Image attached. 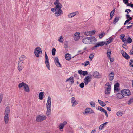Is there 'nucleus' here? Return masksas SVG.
Masks as SVG:
<instances>
[{"label": "nucleus", "instance_id": "52", "mask_svg": "<svg viewBox=\"0 0 133 133\" xmlns=\"http://www.w3.org/2000/svg\"><path fill=\"white\" fill-rule=\"evenodd\" d=\"M85 64H84V66H85L87 65H89L90 62L88 61H87L85 62Z\"/></svg>", "mask_w": 133, "mask_h": 133}, {"label": "nucleus", "instance_id": "39", "mask_svg": "<svg viewBox=\"0 0 133 133\" xmlns=\"http://www.w3.org/2000/svg\"><path fill=\"white\" fill-rule=\"evenodd\" d=\"M72 103V106L73 107L75 106L78 103V102L76 101H75Z\"/></svg>", "mask_w": 133, "mask_h": 133}, {"label": "nucleus", "instance_id": "8", "mask_svg": "<svg viewBox=\"0 0 133 133\" xmlns=\"http://www.w3.org/2000/svg\"><path fill=\"white\" fill-rule=\"evenodd\" d=\"M89 38L90 41V44L93 43L94 44L96 43V42L97 41V39H96L94 36H90L89 37Z\"/></svg>", "mask_w": 133, "mask_h": 133}, {"label": "nucleus", "instance_id": "35", "mask_svg": "<svg viewBox=\"0 0 133 133\" xmlns=\"http://www.w3.org/2000/svg\"><path fill=\"white\" fill-rule=\"evenodd\" d=\"M105 33L104 32L101 33L99 34L98 36L100 39H101L105 35Z\"/></svg>", "mask_w": 133, "mask_h": 133}, {"label": "nucleus", "instance_id": "28", "mask_svg": "<svg viewBox=\"0 0 133 133\" xmlns=\"http://www.w3.org/2000/svg\"><path fill=\"white\" fill-rule=\"evenodd\" d=\"M44 94L42 92L39 93V97L40 100H42L43 98Z\"/></svg>", "mask_w": 133, "mask_h": 133}, {"label": "nucleus", "instance_id": "32", "mask_svg": "<svg viewBox=\"0 0 133 133\" xmlns=\"http://www.w3.org/2000/svg\"><path fill=\"white\" fill-rule=\"evenodd\" d=\"M126 90V89H124L121 91V92L123 94V95L126 96L127 93Z\"/></svg>", "mask_w": 133, "mask_h": 133}, {"label": "nucleus", "instance_id": "51", "mask_svg": "<svg viewBox=\"0 0 133 133\" xmlns=\"http://www.w3.org/2000/svg\"><path fill=\"white\" fill-rule=\"evenodd\" d=\"M84 85V83L82 82L80 84H79V86L81 88H83Z\"/></svg>", "mask_w": 133, "mask_h": 133}, {"label": "nucleus", "instance_id": "26", "mask_svg": "<svg viewBox=\"0 0 133 133\" xmlns=\"http://www.w3.org/2000/svg\"><path fill=\"white\" fill-rule=\"evenodd\" d=\"M26 59V57L24 55H23L19 58V61L23 63L22 61L25 60Z\"/></svg>", "mask_w": 133, "mask_h": 133}, {"label": "nucleus", "instance_id": "4", "mask_svg": "<svg viewBox=\"0 0 133 133\" xmlns=\"http://www.w3.org/2000/svg\"><path fill=\"white\" fill-rule=\"evenodd\" d=\"M89 75V76H86L84 79V82L85 85H87L88 84V83L90 81L92 75L90 74Z\"/></svg>", "mask_w": 133, "mask_h": 133}, {"label": "nucleus", "instance_id": "7", "mask_svg": "<svg viewBox=\"0 0 133 133\" xmlns=\"http://www.w3.org/2000/svg\"><path fill=\"white\" fill-rule=\"evenodd\" d=\"M121 52L122 54V56L125 59L127 60L129 59L130 58V57L128 54L125 52L124 51L122 50L121 51Z\"/></svg>", "mask_w": 133, "mask_h": 133}, {"label": "nucleus", "instance_id": "29", "mask_svg": "<svg viewBox=\"0 0 133 133\" xmlns=\"http://www.w3.org/2000/svg\"><path fill=\"white\" fill-rule=\"evenodd\" d=\"M120 18V17H116L115 18L114 20L113 23L114 24H116V23L119 20V19Z\"/></svg>", "mask_w": 133, "mask_h": 133}, {"label": "nucleus", "instance_id": "30", "mask_svg": "<svg viewBox=\"0 0 133 133\" xmlns=\"http://www.w3.org/2000/svg\"><path fill=\"white\" fill-rule=\"evenodd\" d=\"M111 50L110 49H109L107 50V56L108 58H110L111 55Z\"/></svg>", "mask_w": 133, "mask_h": 133}, {"label": "nucleus", "instance_id": "3", "mask_svg": "<svg viewBox=\"0 0 133 133\" xmlns=\"http://www.w3.org/2000/svg\"><path fill=\"white\" fill-rule=\"evenodd\" d=\"M42 52L41 49L39 47H37L35 49L34 53L35 55L37 57H39V55Z\"/></svg>", "mask_w": 133, "mask_h": 133}, {"label": "nucleus", "instance_id": "25", "mask_svg": "<svg viewBox=\"0 0 133 133\" xmlns=\"http://www.w3.org/2000/svg\"><path fill=\"white\" fill-rule=\"evenodd\" d=\"M113 39L114 38L113 37H109V40L106 42V45L112 42L113 41Z\"/></svg>", "mask_w": 133, "mask_h": 133}, {"label": "nucleus", "instance_id": "16", "mask_svg": "<svg viewBox=\"0 0 133 133\" xmlns=\"http://www.w3.org/2000/svg\"><path fill=\"white\" fill-rule=\"evenodd\" d=\"M114 72H111L109 74V78L110 81L114 79Z\"/></svg>", "mask_w": 133, "mask_h": 133}, {"label": "nucleus", "instance_id": "23", "mask_svg": "<svg viewBox=\"0 0 133 133\" xmlns=\"http://www.w3.org/2000/svg\"><path fill=\"white\" fill-rule=\"evenodd\" d=\"M25 85L24 87V90L26 92H29V89L28 85L25 83Z\"/></svg>", "mask_w": 133, "mask_h": 133}, {"label": "nucleus", "instance_id": "57", "mask_svg": "<svg viewBox=\"0 0 133 133\" xmlns=\"http://www.w3.org/2000/svg\"><path fill=\"white\" fill-rule=\"evenodd\" d=\"M68 47V42L67 41H66L64 43V47L65 48H66Z\"/></svg>", "mask_w": 133, "mask_h": 133}, {"label": "nucleus", "instance_id": "56", "mask_svg": "<svg viewBox=\"0 0 133 133\" xmlns=\"http://www.w3.org/2000/svg\"><path fill=\"white\" fill-rule=\"evenodd\" d=\"M84 34L85 35H87V36H88V35H90V34L89 33V32H85L84 33Z\"/></svg>", "mask_w": 133, "mask_h": 133}, {"label": "nucleus", "instance_id": "22", "mask_svg": "<svg viewBox=\"0 0 133 133\" xmlns=\"http://www.w3.org/2000/svg\"><path fill=\"white\" fill-rule=\"evenodd\" d=\"M116 95L117 96V98L120 99L124 97L123 94L121 93H118L117 94H116Z\"/></svg>", "mask_w": 133, "mask_h": 133}, {"label": "nucleus", "instance_id": "17", "mask_svg": "<svg viewBox=\"0 0 133 133\" xmlns=\"http://www.w3.org/2000/svg\"><path fill=\"white\" fill-rule=\"evenodd\" d=\"M68 81L69 82H71L72 84H73L74 83V79L73 77H71L67 79L66 80V82Z\"/></svg>", "mask_w": 133, "mask_h": 133}, {"label": "nucleus", "instance_id": "27", "mask_svg": "<svg viewBox=\"0 0 133 133\" xmlns=\"http://www.w3.org/2000/svg\"><path fill=\"white\" fill-rule=\"evenodd\" d=\"M127 42L129 43H131L132 42V40L130 37V36L129 35L127 36Z\"/></svg>", "mask_w": 133, "mask_h": 133}, {"label": "nucleus", "instance_id": "41", "mask_svg": "<svg viewBox=\"0 0 133 133\" xmlns=\"http://www.w3.org/2000/svg\"><path fill=\"white\" fill-rule=\"evenodd\" d=\"M126 91L127 94L126 96H129L131 95V93L130 91V90L128 89H126V90H125Z\"/></svg>", "mask_w": 133, "mask_h": 133}, {"label": "nucleus", "instance_id": "62", "mask_svg": "<svg viewBox=\"0 0 133 133\" xmlns=\"http://www.w3.org/2000/svg\"><path fill=\"white\" fill-rule=\"evenodd\" d=\"M108 58L110 59V61L111 62H113L114 60V58H111V57H110V58Z\"/></svg>", "mask_w": 133, "mask_h": 133}, {"label": "nucleus", "instance_id": "34", "mask_svg": "<svg viewBox=\"0 0 133 133\" xmlns=\"http://www.w3.org/2000/svg\"><path fill=\"white\" fill-rule=\"evenodd\" d=\"M51 113V109H47V111L46 112L47 115L48 117H49V115Z\"/></svg>", "mask_w": 133, "mask_h": 133}, {"label": "nucleus", "instance_id": "59", "mask_svg": "<svg viewBox=\"0 0 133 133\" xmlns=\"http://www.w3.org/2000/svg\"><path fill=\"white\" fill-rule=\"evenodd\" d=\"M104 126H103L102 124H101L100 126L99 127V129L101 130H102L104 128Z\"/></svg>", "mask_w": 133, "mask_h": 133}, {"label": "nucleus", "instance_id": "64", "mask_svg": "<svg viewBox=\"0 0 133 133\" xmlns=\"http://www.w3.org/2000/svg\"><path fill=\"white\" fill-rule=\"evenodd\" d=\"M83 71L82 70H79L78 71V73L80 74V75H82L83 74Z\"/></svg>", "mask_w": 133, "mask_h": 133}, {"label": "nucleus", "instance_id": "61", "mask_svg": "<svg viewBox=\"0 0 133 133\" xmlns=\"http://www.w3.org/2000/svg\"><path fill=\"white\" fill-rule=\"evenodd\" d=\"M105 85L108 86V87H109L111 88V85L110 84L109 82H108L106 83L105 84Z\"/></svg>", "mask_w": 133, "mask_h": 133}, {"label": "nucleus", "instance_id": "9", "mask_svg": "<svg viewBox=\"0 0 133 133\" xmlns=\"http://www.w3.org/2000/svg\"><path fill=\"white\" fill-rule=\"evenodd\" d=\"M51 98L50 96L48 97L46 103L47 109H51Z\"/></svg>", "mask_w": 133, "mask_h": 133}, {"label": "nucleus", "instance_id": "49", "mask_svg": "<svg viewBox=\"0 0 133 133\" xmlns=\"http://www.w3.org/2000/svg\"><path fill=\"white\" fill-rule=\"evenodd\" d=\"M94 55L93 54H91L89 56V58L90 59V60L91 61L92 60Z\"/></svg>", "mask_w": 133, "mask_h": 133}, {"label": "nucleus", "instance_id": "60", "mask_svg": "<svg viewBox=\"0 0 133 133\" xmlns=\"http://www.w3.org/2000/svg\"><path fill=\"white\" fill-rule=\"evenodd\" d=\"M76 101L75 100V98L74 97H72L71 99V103H72L74 101Z\"/></svg>", "mask_w": 133, "mask_h": 133}, {"label": "nucleus", "instance_id": "11", "mask_svg": "<svg viewBox=\"0 0 133 133\" xmlns=\"http://www.w3.org/2000/svg\"><path fill=\"white\" fill-rule=\"evenodd\" d=\"M80 33L78 32H77L74 34V39L75 41H78L79 39Z\"/></svg>", "mask_w": 133, "mask_h": 133}, {"label": "nucleus", "instance_id": "36", "mask_svg": "<svg viewBox=\"0 0 133 133\" xmlns=\"http://www.w3.org/2000/svg\"><path fill=\"white\" fill-rule=\"evenodd\" d=\"M98 109L101 112H103L105 110L104 109L100 106H98Z\"/></svg>", "mask_w": 133, "mask_h": 133}, {"label": "nucleus", "instance_id": "48", "mask_svg": "<svg viewBox=\"0 0 133 133\" xmlns=\"http://www.w3.org/2000/svg\"><path fill=\"white\" fill-rule=\"evenodd\" d=\"M131 62H129L130 65L132 67H133V60L131 59L130 60Z\"/></svg>", "mask_w": 133, "mask_h": 133}, {"label": "nucleus", "instance_id": "13", "mask_svg": "<svg viewBox=\"0 0 133 133\" xmlns=\"http://www.w3.org/2000/svg\"><path fill=\"white\" fill-rule=\"evenodd\" d=\"M54 61L56 66L58 67H61V64L59 63V59L57 57H56L55 58Z\"/></svg>", "mask_w": 133, "mask_h": 133}, {"label": "nucleus", "instance_id": "42", "mask_svg": "<svg viewBox=\"0 0 133 133\" xmlns=\"http://www.w3.org/2000/svg\"><path fill=\"white\" fill-rule=\"evenodd\" d=\"M64 127V125H63L62 123H60L59 126V129L60 130L63 129Z\"/></svg>", "mask_w": 133, "mask_h": 133}, {"label": "nucleus", "instance_id": "40", "mask_svg": "<svg viewBox=\"0 0 133 133\" xmlns=\"http://www.w3.org/2000/svg\"><path fill=\"white\" fill-rule=\"evenodd\" d=\"M56 50L55 48H53L52 51V54L54 56L55 54V52Z\"/></svg>", "mask_w": 133, "mask_h": 133}, {"label": "nucleus", "instance_id": "21", "mask_svg": "<svg viewBox=\"0 0 133 133\" xmlns=\"http://www.w3.org/2000/svg\"><path fill=\"white\" fill-rule=\"evenodd\" d=\"M126 18L127 19L126 21H127L128 23L132 19V17H131L130 15L129 14H126Z\"/></svg>", "mask_w": 133, "mask_h": 133}, {"label": "nucleus", "instance_id": "31", "mask_svg": "<svg viewBox=\"0 0 133 133\" xmlns=\"http://www.w3.org/2000/svg\"><path fill=\"white\" fill-rule=\"evenodd\" d=\"M115 11V9H114L112 11L110 12V19H109V20H111L112 19L113 16L114 15V12Z\"/></svg>", "mask_w": 133, "mask_h": 133}, {"label": "nucleus", "instance_id": "18", "mask_svg": "<svg viewBox=\"0 0 133 133\" xmlns=\"http://www.w3.org/2000/svg\"><path fill=\"white\" fill-rule=\"evenodd\" d=\"M76 13L78 14V12L77 11L75 12L70 13L68 15V17L69 18H71L75 15Z\"/></svg>", "mask_w": 133, "mask_h": 133}, {"label": "nucleus", "instance_id": "10", "mask_svg": "<svg viewBox=\"0 0 133 133\" xmlns=\"http://www.w3.org/2000/svg\"><path fill=\"white\" fill-rule=\"evenodd\" d=\"M85 113L86 114L89 113L90 114L92 113H94V111L91 108H87L85 110V112L84 114Z\"/></svg>", "mask_w": 133, "mask_h": 133}, {"label": "nucleus", "instance_id": "19", "mask_svg": "<svg viewBox=\"0 0 133 133\" xmlns=\"http://www.w3.org/2000/svg\"><path fill=\"white\" fill-rule=\"evenodd\" d=\"M99 74L98 72L95 71L93 73V76L95 78H100V77H99Z\"/></svg>", "mask_w": 133, "mask_h": 133}, {"label": "nucleus", "instance_id": "55", "mask_svg": "<svg viewBox=\"0 0 133 133\" xmlns=\"http://www.w3.org/2000/svg\"><path fill=\"white\" fill-rule=\"evenodd\" d=\"M51 11L53 12H54L55 11H56V12H57L58 11L56 10V9H55V7L54 8H52L51 9Z\"/></svg>", "mask_w": 133, "mask_h": 133}, {"label": "nucleus", "instance_id": "53", "mask_svg": "<svg viewBox=\"0 0 133 133\" xmlns=\"http://www.w3.org/2000/svg\"><path fill=\"white\" fill-rule=\"evenodd\" d=\"M90 105L93 107H95V104L94 102L91 101L90 103Z\"/></svg>", "mask_w": 133, "mask_h": 133}, {"label": "nucleus", "instance_id": "47", "mask_svg": "<svg viewBox=\"0 0 133 133\" xmlns=\"http://www.w3.org/2000/svg\"><path fill=\"white\" fill-rule=\"evenodd\" d=\"M61 4L59 2V0H56L55 2L54 3V4L56 5V4Z\"/></svg>", "mask_w": 133, "mask_h": 133}, {"label": "nucleus", "instance_id": "58", "mask_svg": "<svg viewBox=\"0 0 133 133\" xmlns=\"http://www.w3.org/2000/svg\"><path fill=\"white\" fill-rule=\"evenodd\" d=\"M100 104L101 106L103 107H104L106 105L104 102H103V101L102 103H100Z\"/></svg>", "mask_w": 133, "mask_h": 133}, {"label": "nucleus", "instance_id": "54", "mask_svg": "<svg viewBox=\"0 0 133 133\" xmlns=\"http://www.w3.org/2000/svg\"><path fill=\"white\" fill-rule=\"evenodd\" d=\"M114 86L119 88L120 84L118 82H117L114 85Z\"/></svg>", "mask_w": 133, "mask_h": 133}, {"label": "nucleus", "instance_id": "37", "mask_svg": "<svg viewBox=\"0 0 133 133\" xmlns=\"http://www.w3.org/2000/svg\"><path fill=\"white\" fill-rule=\"evenodd\" d=\"M116 114L117 116H121L122 115L123 113L121 111H119Z\"/></svg>", "mask_w": 133, "mask_h": 133}, {"label": "nucleus", "instance_id": "20", "mask_svg": "<svg viewBox=\"0 0 133 133\" xmlns=\"http://www.w3.org/2000/svg\"><path fill=\"white\" fill-rule=\"evenodd\" d=\"M111 89V87H107V88H106L105 89V93L106 94H110Z\"/></svg>", "mask_w": 133, "mask_h": 133}, {"label": "nucleus", "instance_id": "6", "mask_svg": "<svg viewBox=\"0 0 133 133\" xmlns=\"http://www.w3.org/2000/svg\"><path fill=\"white\" fill-rule=\"evenodd\" d=\"M45 64L49 70L50 69L49 63V59L47 55L46 52H45Z\"/></svg>", "mask_w": 133, "mask_h": 133}, {"label": "nucleus", "instance_id": "50", "mask_svg": "<svg viewBox=\"0 0 133 133\" xmlns=\"http://www.w3.org/2000/svg\"><path fill=\"white\" fill-rule=\"evenodd\" d=\"M83 74L82 75L84 76H85L86 75H87L88 74V72L86 71H83Z\"/></svg>", "mask_w": 133, "mask_h": 133}, {"label": "nucleus", "instance_id": "33", "mask_svg": "<svg viewBox=\"0 0 133 133\" xmlns=\"http://www.w3.org/2000/svg\"><path fill=\"white\" fill-rule=\"evenodd\" d=\"M25 83L24 82H22L21 83H19L18 85V87L20 88L22 87H24V85H25Z\"/></svg>", "mask_w": 133, "mask_h": 133}, {"label": "nucleus", "instance_id": "63", "mask_svg": "<svg viewBox=\"0 0 133 133\" xmlns=\"http://www.w3.org/2000/svg\"><path fill=\"white\" fill-rule=\"evenodd\" d=\"M128 0H123V2L125 4H127L128 2Z\"/></svg>", "mask_w": 133, "mask_h": 133}, {"label": "nucleus", "instance_id": "5", "mask_svg": "<svg viewBox=\"0 0 133 133\" xmlns=\"http://www.w3.org/2000/svg\"><path fill=\"white\" fill-rule=\"evenodd\" d=\"M46 118V116H45L44 115L42 116L38 115L37 116L36 118V120L38 122H41L43 121Z\"/></svg>", "mask_w": 133, "mask_h": 133}, {"label": "nucleus", "instance_id": "45", "mask_svg": "<svg viewBox=\"0 0 133 133\" xmlns=\"http://www.w3.org/2000/svg\"><path fill=\"white\" fill-rule=\"evenodd\" d=\"M95 30H92L91 31H89V33L90 34V35H94V34H95Z\"/></svg>", "mask_w": 133, "mask_h": 133}, {"label": "nucleus", "instance_id": "12", "mask_svg": "<svg viewBox=\"0 0 133 133\" xmlns=\"http://www.w3.org/2000/svg\"><path fill=\"white\" fill-rule=\"evenodd\" d=\"M82 42L84 43L87 44H90V41L89 37L85 38L82 40Z\"/></svg>", "mask_w": 133, "mask_h": 133}, {"label": "nucleus", "instance_id": "1", "mask_svg": "<svg viewBox=\"0 0 133 133\" xmlns=\"http://www.w3.org/2000/svg\"><path fill=\"white\" fill-rule=\"evenodd\" d=\"M10 112V109L9 107L7 106L5 109V110L4 113V119L5 122L6 124H7L8 122Z\"/></svg>", "mask_w": 133, "mask_h": 133}, {"label": "nucleus", "instance_id": "43", "mask_svg": "<svg viewBox=\"0 0 133 133\" xmlns=\"http://www.w3.org/2000/svg\"><path fill=\"white\" fill-rule=\"evenodd\" d=\"M94 44H95L96 45L94 46L93 47L91 48V49H92V50H94V49H96V48L97 47H98V45H97L96 43H94Z\"/></svg>", "mask_w": 133, "mask_h": 133}, {"label": "nucleus", "instance_id": "14", "mask_svg": "<svg viewBox=\"0 0 133 133\" xmlns=\"http://www.w3.org/2000/svg\"><path fill=\"white\" fill-rule=\"evenodd\" d=\"M125 35L124 34H122L120 35V38L123 42L127 43L126 38H125Z\"/></svg>", "mask_w": 133, "mask_h": 133}, {"label": "nucleus", "instance_id": "15", "mask_svg": "<svg viewBox=\"0 0 133 133\" xmlns=\"http://www.w3.org/2000/svg\"><path fill=\"white\" fill-rule=\"evenodd\" d=\"M98 47L102 46L105 45H106V42L102 41L96 43Z\"/></svg>", "mask_w": 133, "mask_h": 133}, {"label": "nucleus", "instance_id": "38", "mask_svg": "<svg viewBox=\"0 0 133 133\" xmlns=\"http://www.w3.org/2000/svg\"><path fill=\"white\" fill-rule=\"evenodd\" d=\"M133 102V98H131L128 102V105H130L131 103Z\"/></svg>", "mask_w": 133, "mask_h": 133}, {"label": "nucleus", "instance_id": "46", "mask_svg": "<svg viewBox=\"0 0 133 133\" xmlns=\"http://www.w3.org/2000/svg\"><path fill=\"white\" fill-rule=\"evenodd\" d=\"M119 88H118L117 87L114 86V91H119Z\"/></svg>", "mask_w": 133, "mask_h": 133}, {"label": "nucleus", "instance_id": "24", "mask_svg": "<svg viewBox=\"0 0 133 133\" xmlns=\"http://www.w3.org/2000/svg\"><path fill=\"white\" fill-rule=\"evenodd\" d=\"M71 55L69 53H67L65 55V58L68 61L70 60L71 59Z\"/></svg>", "mask_w": 133, "mask_h": 133}, {"label": "nucleus", "instance_id": "44", "mask_svg": "<svg viewBox=\"0 0 133 133\" xmlns=\"http://www.w3.org/2000/svg\"><path fill=\"white\" fill-rule=\"evenodd\" d=\"M23 68V66H18L17 68L19 71H20Z\"/></svg>", "mask_w": 133, "mask_h": 133}, {"label": "nucleus", "instance_id": "2", "mask_svg": "<svg viewBox=\"0 0 133 133\" xmlns=\"http://www.w3.org/2000/svg\"><path fill=\"white\" fill-rule=\"evenodd\" d=\"M55 5V8L58 11L57 12H56L55 14L56 15V17H58L61 15L62 12V11L61 9V8L62 7V5L61 4H56Z\"/></svg>", "mask_w": 133, "mask_h": 133}]
</instances>
